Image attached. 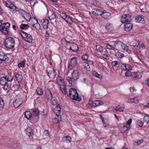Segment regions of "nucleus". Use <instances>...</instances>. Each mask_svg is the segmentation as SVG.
I'll return each instance as SVG.
<instances>
[{"label":"nucleus","mask_w":149,"mask_h":149,"mask_svg":"<svg viewBox=\"0 0 149 149\" xmlns=\"http://www.w3.org/2000/svg\"><path fill=\"white\" fill-rule=\"evenodd\" d=\"M122 72H124L125 75L127 77L130 75L131 71L132 69L131 65L127 63L122 64L121 65Z\"/></svg>","instance_id":"f257e3e1"},{"label":"nucleus","mask_w":149,"mask_h":149,"mask_svg":"<svg viewBox=\"0 0 149 149\" xmlns=\"http://www.w3.org/2000/svg\"><path fill=\"white\" fill-rule=\"evenodd\" d=\"M70 97L72 99L80 101L81 98L78 95L77 91L73 88H70L69 91Z\"/></svg>","instance_id":"f03ea898"},{"label":"nucleus","mask_w":149,"mask_h":149,"mask_svg":"<svg viewBox=\"0 0 149 149\" xmlns=\"http://www.w3.org/2000/svg\"><path fill=\"white\" fill-rule=\"evenodd\" d=\"M5 45L8 49H11L15 45V41L12 37H10L7 38L5 40Z\"/></svg>","instance_id":"7ed1b4c3"},{"label":"nucleus","mask_w":149,"mask_h":149,"mask_svg":"<svg viewBox=\"0 0 149 149\" xmlns=\"http://www.w3.org/2000/svg\"><path fill=\"white\" fill-rule=\"evenodd\" d=\"M6 6L10 8L13 13H15L16 11H19L20 13H21L24 12V10L16 7L10 1H7L6 2Z\"/></svg>","instance_id":"20e7f679"},{"label":"nucleus","mask_w":149,"mask_h":149,"mask_svg":"<svg viewBox=\"0 0 149 149\" xmlns=\"http://www.w3.org/2000/svg\"><path fill=\"white\" fill-rule=\"evenodd\" d=\"M6 6L10 8L13 13H15L16 11H19L20 13H21L24 12V10L16 7L10 1H7L6 2Z\"/></svg>","instance_id":"39448f33"},{"label":"nucleus","mask_w":149,"mask_h":149,"mask_svg":"<svg viewBox=\"0 0 149 149\" xmlns=\"http://www.w3.org/2000/svg\"><path fill=\"white\" fill-rule=\"evenodd\" d=\"M6 6L10 8L13 13H15L16 11H19L20 13H21L24 12V10L16 7L10 1H7L6 2Z\"/></svg>","instance_id":"423d86ee"},{"label":"nucleus","mask_w":149,"mask_h":149,"mask_svg":"<svg viewBox=\"0 0 149 149\" xmlns=\"http://www.w3.org/2000/svg\"><path fill=\"white\" fill-rule=\"evenodd\" d=\"M23 100L21 95H18L15 97L13 102L14 107L16 108L18 107L22 103Z\"/></svg>","instance_id":"0eeeda50"},{"label":"nucleus","mask_w":149,"mask_h":149,"mask_svg":"<svg viewBox=\"0 0 149 149\" xmlns=\"http://www.w3.org/2000/svg\"><path fill=\"white\" fill-rule=\"evenodd\" d=\"M20 33L23 38L25 41L30 43L33 41L32 36L30 34H28L23 31H21Z\"/></svg>","instance_id":"6e6552de"},{"label":"nucleus","mask_w":149,"mask_h":149,"mask_svg":"<svg viewBox=\"0 0 149 149\" xmlns=\"http://www.w3.org/2000/svg\"><path fill=\"white\" fill-rule=\"evenodd\" d=\"M103 104V102L100 100H95L92 103L91 101H89L88 104H87V106L89 107H95L97 106L101 105Z\"/></svg>","instance_id":"1a4fd4ad"},{"label":"nucleus","mask_w":149,"mask_h":149,"mask_svg":"<svg viewBox=\"0 0 149 149\" xmlns=\"http://www.w3.org/2000/svg\"><path fill=\"white\" fill-rule=\"evenodd\" d=\"M77 58L75 57H72L71 59L70 62L68 63V67L71 69L75 67L77 63Z\"/></svg>","instance_id":"9d476101"},{"label":"nucleus","mask_w":149,"mask_h":149,"mask_svg":"<svg viewBox=\"0 0 149 149\" xmlns=\"http://www.w3.org/2000/svg\"><path fill=\"white\" fill-rule=\"evenodd\" d=\"M131 20V16L129 14L124 15L122 16L121 21L122 23L129 22Z\"/></svg>","instance_id":"9b49d317"},{"label":"nucleus","mask_w":149,"mask_h":149,"mask_svg":"<svg viewBox=\"0 0 149 149\" xmlns=\"http://www.w3.org/2000/svg\"><path fill=\"white\" fill-rule=\"evenodd\" d=\"M56 81L60 88H64L65 84L63 78L60 76H58L56 78Z\"/></svg>","instance_id":"f8f14e48"},{"label":"nucleus","mask_w":149,"mask_h":149,"mask_svg":"<svg viewBox=\"0 0 149 149\" xmlns=\"http://www.w3.org/2000/svg\"><path fill=\"white\" fill-rule=\"evenodd\" d=\"M133 78H135L136 79H138L141 78L142 76L141 73L139 72H131L130 75Z\"/></svg>","instance_id":"ddd939ff"},{"label":"nucleus","mask_w":149,"mask_h":149,"mask_svg":"<svg viewBox=\"0 0 149 149\" xmlns=\"http://www.w3.org/2000/svg\"><path fill=\"white\" fill-rule=\"evenodd\" d=\"M48 75L49 77H54L55 76L54 74L55 71L52 68L49 67L47 70Z\"/></svg>","instance_id":"4468645a"},{"label":"nucleus","mask_w":149,"mask_h":149,"mask_svg":"<svg viewBox=\"0 0 149 149\" xmlns=\"http://www.w3.org/2000/svg\"><path fill=\"white\" fill-rule=\"evenodd\" d=\"M70 46V49L74 52H77L78 51L79 48L78 45L76 44L73 43H71L69 44Z\"/></svg>","instance_id":"2eb2a0df"},{"label":"nucleus","mask_w":149,"mask_h":149,"mask_svg":"<svg viewBox=\"0 0 149 149\" xmlns=\"http://www.w3.org/2000/svg\"><path fill=\"white\" fill-rule=\"evenodd\" d=\"M45 96L47 100H51L52 98V95L49 90L47 89L46 90Z\"/></svg>","instance_id":"dca6fc26"},{"label":"nucleus","mask_w":149,"mask_h":149,"mask_svg":"<svg viewBox=\"0 0 149 149\" xmlns=\"http://www.w3.org/2000/svg\"><path fill=\"white\" fill-rule=\"evenodd\" d=\"M71 77L74 81H77L79 77L78 71L77 70H73L71 74Z\"/></svg>","instance_id":"f3484780"},{"label":"nucleus","mask_w":149,"mask_h":149,"mask_svg":"<svg viewBox=\"0 0 149 149\" xmlns=\"http://www.w3.org/2000/svg\"><path fill=\"white\" fill-rule=\"evenodd\" d=\"M136 20L138 23H141L143 24L145 23L144 16L142 15H139L137 16L136 18Z\"/></svg>","instance_id":"a211bd4d"},{"label":"nucleus","mask_w":149,"mask_h":149,"mask_svg":"<svg viewBox=\"0 0 149 149\" xmlns=\"http://www.w3.org/2000/svg\"><path fill=\"white\" fill-rule=\"evenodd\" d=\"M26 134L28 135L30 139H32L33 133L32 129L30 127H28L26 129Z\"/></svg>","instance_id":"6ab92c4d"},{"label":"nucleus","mask_w":149,"mask_h":149,"mask_svg":"<svg viewBox=\"0 0 149 149\" xmlns=\"http://www.w3.org/2000/svg\"><path fill=\"white\" fill-rule=\"evenodd\" d=\"M8 57L3 52H0V63H2L3 61H6Z\"/></svg>","instance_id":"aec40b11"},{"label":"nucleus","mask_w":149,"mask_h":149,"mask_svg":"<svg viewBox=\"0 0 149 149\" xmlns=\"http://www.w3.org/2000/svg\"><path fill=\"white\" fill-rule=\"evenodd\" d=\"M92 13L96 16L101 15L102 14V11L100 9L97 8L93 9L92 11Z\"/></svg>","instance_id":"412c9836"},{"label":"nucleus","mask_w":149,"mask_h":149,"mask_svg":"<svg viewBox=\"0 0 149 149\" xmlns=\"http://www.w3.org/2000/svg\"><path fill=\"white\" fill-rule=\"evenodd\" d=\"M123 44L120 41L117 40L114 42L113 45L115 47L118 49H121Z\"/></svg>","instance_id":"4be33fe9"},{"label":"nucleus","mask_w":149,"mask_h":149,"mask_svg":"<svg viewBox=\"0 0 149 149\" xmlns=\"http://www.w3.org/2000/svg\"><path fill=\"white\" fill-rule=\"evenodd\" d=\"M133 25L131 23H128L125 24V29L127 31H129L133 28Z\"/></svg>","instance_id":"5701e85b"},{"label":"nucleus","mask_w":149,"mask_h":149,"mask_svg":"<svg viewBox=\"0 0 149 149\" xmlns=\"http://www.w3.org/2000/svg\"><path fill=\"white\" fill-rule=\"evenodd\" d=\"M102 17L105 19H108L110 16V14L105 10L102 12L101 15Z\"/></svg>","instance_id":"b1692460"},{"label":"nucleus","mask_w":149,"mask_h":149,"mask_svg":"<svg viewBox=\"0 0 149 149\" xmlns=\"http://www.w3.org/2000/svg\"><path fill=\"white\" fill-rule=\"evenodd\" d=\"M49 21L47 19H45L42 24L43 28L45 30H47L48 29L49 26Z\"/></svg>","instance_id":"393cba45"},{"label":"nucleus","mask_w":149,"mask_h":149,"mask_svg":"<svg viewBox=\"0 0 149 149\" xmlns=\"http://www.w3.org/2000/svg\"><path fill=\"white\" fill-rule=\"evenodd\" d=\"M130 129V128L125 125L121 129L120 131L121 133L125 134L127 133Z\"/></svg>","instance_id":"a878e982"},{"label":"nucleus","mask_w":149,"mask_h":149,"mask_svg":"<svg viewBox=\"0 0 149 149\" xmlns=\"http://www.w3.org/2000/svg\"><path fill=\"white\" fill-rule=\"evenodd\" d=\"M139 100L137 97H135L134 98H130L128 99V102L130 103H134L137 104L138 103Z\"/></svg>","instance_id":"bb28decb"},{"label":"nucleus","mask_w":149,"mask_h":149,"mask_svg":"<svg viewBox=\"0 0 149 149\" xmlns=\"http://www.w3.org/2000/svg\"><path fill=\"white\" fill-rule=\"evenodd\" d=\"M121 49H122L124 51L126 52L129 54H131L132 53L131 50L129 49L128 46L124 44L123 45Z\"/></svg>","instance_id":"cd10ccee"},{"label":"nucleus","mask_w":149,"mask_h":149,"mask_svg":"<svg viewBox=\"0 0 149 149\" xmlns=\"http://www.w3.org/2000/svg\"><path fill=\"white\" fill-rule=\"evenodd\" d=\"M8 81H12L13 79V76L11 73H8L4 77Z\"/></svg>","instance_id":"c85d7f7f"},{"label":"nucleus","mask_w":149,"mask_h":149,"mask_svg":"<svg viewBox=\"0 0 149 149\" xmlns=\"http://www.w3.org/2000/svg\"><path fill=\"white\" fill-rule=\"evenodd\" d=\"M9 29L3 27L2 26L0 27V30L4 34L7 35L8 34Z\"/></svg>","instance_id":"c756f323"},{"label":"nucleus","mask_w":149,"mask_h":149,"mask_svg":"<svg viewBox=\"0 0 149 149\" xmlns=\"http://www.w3.org/2000/svg\"><path fill=\"white\" fill-rule=\"evenodd\" d=\"M8 81L4 77H1L0 80V84L1 85H6V84Z\"/></svg>","instance_id":"7c9ffc66"},{"label":"nucleus","mask_w":149,"mask_h":149,"mask_svg":"<svg viewBox=\"0 0 149 149\" xmlns=\"http://www.w3.org/2000/svg\"><path fill=\"white\" fill-rule=\"evenodd\" d=\"M25 117L28 119H30L32 116V114L29 111H26L25 112Z\"/></svg>","instance_id":"2f4dec72"},{"label":"nucleus","mask_w":149,"mask_h":149,"mask_svg":"<svg viewBox=\"0 0 149 149\" xmlns=\"http://www.w3.org/2000/svg\"><path fill=\"white\" fill-rule=\"evenodd\" d=\"M66 79L69 82V86H71L72 85V84L73 82L74 79L71 77H66Z\"/></svg>","instance_id":"473e14b6"},{"label":"nucleus","mask_w":149,"mask_h":149,"mask_svg":"<svg viewBox=\"0 0 149 149\" xmlns=\"http://www.w3.org/2000/svg\"><path fill=\"white\" fill-rule=\"evenodd\" d=\"M96 48L98 52H104V47H102L99 45H97L96 46Z\"/></svg>","instance_id":"72a5a7b5"},{"label":"nucleus","mask_w":149,"mask_h":149,"mask_svg":"<svg viewBox=\"0 0 149 149\" xmlns=\"http://www.w3.org/2000/svg\"><path fill=\"white\" fill-rule=\"evenodd\" d=\"M92 75L95 77H96L99 79H101L102 77V75L98 74L97 72L94 71L92 72Z\"/></svg>","instance_id":"f704fd0d"},{"label":"nucleus","mask_w":149,"mask_h":149,"mask_svg":"<svg viewBox=\"0 0 149 149\" xmlns=\"http://www.w3.org/2000/svg\"><path fill=\"white\" fill-rule=\"evenodd\" d=\"M25 65V61H22L19 63L18 64V67L21 69V68H23L24 67Z\"/></svg>","instance_id":"c9c22d12"},{"label":"nucleus","mask_w":149,"mask_h":149,"mask_svg":"<svg viewBox=\"0 0 149 149\" xmlns=\"http://www.w3.org/2000/svg\"><path fill=\"white\" fill-rule=\"evenodd\" d=\"M125 107L124 106L118 105L117 107V109L120 112H123L125 109Z\"/></svg>","instance_id":"e433bc0d"},{"label":"nucleus","mask_w":149,"mask_h":149,"mask_svg":"<svg viewBox=\"0 0 149 149\" xmlns=\"http://www.w3.org/2000/svg\"><path fill=\"white\" fill-rule=\"evenodd\" d=\"M64 18V19L68 22L71 24L73 23V21L71 18L68 16H66Z\"/></svg>","instance_id":"4c0bfd02"},{"label":"nucleus","mask_w":149,"mask_h":149,"mask_svg":"<svg viewBox=\"0 0 149 149\" xmlns=\"http://www.w3.org/2000/svg\"><path fill=\"white\" fill-rule=\"evenodd\" d=\"M16 79L19 81H21L22 80V75L17 74L15 75Z\"/></svg>","instance_id":"58836bf2"},{"label":"nucleus","mask_w":149,"mask_h":149,"mask_svg":"<svg viewBox=\"0 0 149 149\" xmlns=\"http://www.w3.org/2000/svg\"><path fill=\"white\" fill-rule=\"evenodd\" d=\"M83 65L84 68L87 71H90L91 70V68L88 63H85Z\"/></svg>","instance_id":"ea45409f"},{"label":"nucleus","mask_w":149,"mask_h":149,"mask_svg":"<svg viewBox=\"0 0 149 149\" xmlns=\"http://www.w3.org/2000/svg\"><path fill=\"white\" fill-rule=\"evenodd\" d=\"M29 25L27 24H22L20 27L22 29H27L29 28Z\"/></svg>","instance_id":"a19ab883"},{"label":"nucleus","mask_w":149,"mask_h":149,"mask_svg":"<svg viewBox=\"0 0 149 149\" xmlns=\"http://www.w3.org/2000/svg\"><path fill=\"white\" fill-rule=\"evenodd\" d=\"M38 95H41L43 94V91L42 89L40 88H38L36 91Z\"/></svg>","instance_id":"79ce46f5"},{"label":"nucleus","mask_w":149,"mask_h":149,"mask_svg":"<svg viewBox=\"0 0 149 149\" xmlns=\"http://www.w3.org/2000/svg\"><path fill=\"white\" fill-rule=\"evenodd\" d=\"M88 57V56L86 55H84L82 56V59L83 61H84V63L87 62L88 61L87 59Z\"/></svg>","instance_id":"37998d69"},{"label":"nucleus","mask_w":149,"mask_h":149,"mask_svg":"<svg viewBox=\"0 0 149 149\" xmlns=\"http://www.w3.org/2000/svg\"><path fill=\"white\" fill-rule=\"evenodd\" d=\"M4 103L3 100L0 98V110H1L4 107Z\"/></svg>","instance_id":"c03bdc74"},{"label":"nucleus","mask_w":149,"mask_h":149,"mask_svg":"<svg viewBox=\"0 0 149 149\" xmlns=\"http://www.w3.org/2000/svg\"><path fill=\"white\" fill-rule=\"evenodd\" d=\"M113 28L112 25L110 23H107L106 26V28L108 30H111Z\"/></svg>","instance_id":"a18cd8bd"},{"label":"nucleus","mask_w":149,"mask_h":149,"mask_svg":"<svg viewBox=\"0 0 149 149\" xmlns=\"http://www.w3.org/2000/svg\"><path fill=\"white\" fill-rule=\"evenodd\" d=\"M33 114L36 116L39 115V111L38 109V108H35L33 109Z\"/></svg>","instance_id":"49530a36"},{"label":"nucleus","mask_w":149,"mask_h":149,"mask_svg":"<svg viewBox=\"0 0 149 149\" xmlns=\"http://www.w3.org/2000/svg\"><path fill=\"white\" fill-rule=\"evenodd\" d=\"M115 55L116 56L119 58H122L124 56L123 54L119 52L116 53Z\"/></svg>","instance_id":"de8ad7c7"},{"label":"nucleus","mask_w":149,"mask_h":149,"mask_svg":"<svg viewBox=\"0 0 149 149\" xmlns=\"http://www.w3.org/2000/svg\"><path fill=\"white\" fill-rule=\"evenodd\" d=\"M136 123L140 127H141L143 126V123L140 120H136Z\"/></svg>","instance_id":"09e8293b"},{"label":"nucleus","mask_w":149,"mask_h":149,"mask_svg":"<svg viewBox=\"0 0 149 149\" xmlns=\"http://www.w3.org/2000/svg\"><path fill=\"white\" fill-rule=\"evenodd\" d=\"M143 140H135L134 142V146H137L141 144L143 142Z\"/></svg>","instance_id":"8fccbe9b"},{"label":"nucleus","mask_w":149,"mask_h":149,"mask_svg":"<svg viewBox=\"0 0 149 149\" xmlns=\"http://www.w3.org/2000/svg\"><path fill=\"white\" fill-rule=\"evenodd\" d=\"M106 47L107 49H110V50H113L114 49L115 47L112 46L111 45L109 44H108L106 43Z\"/></svg>","instance_id":"3c124183"},{"label":"nucleus","mask_w":149,"mask_h":149,"mask_svg":"<svg viewBox=\"0 0 149 149\" xmlns=\"http://www.w3.org/2000/svg\"><path fill=\"white\" fill-rule=\"evenodd\" d=\"M144 123L145 122L146 123V124H149V116H146L144 117Z\"/></svg>","instance_id":"603ef678"},{"label":"nucleus","mask_w":149,"mask_h":149,"mask_svg":"<svg viewBox=\"0 0 149 149\" xmlns=\"http://www.w3.org/2000/svg\"><path fill=\"white\" fill-rule=\"evenodd\" d=\"M10 24L8 22H7L5 23H3V25L2 26L4 28H6V29H9L10 26Z\"/></svg>","instance_id":"864d4df0"},{"label":"nucleus","mask_w":149,"mask_h":149,"mask_svg":"<svg viewBox=\"0 0 149 149\" xmlns=\"http://www.w3.org/2000/svg\"><path fill=\"white\" fill-rule=\"evenodd\" d=\"M3 89L7 93H8L10 90V87L8 86L7 85H4Z\"/></svg>","instance_id":"5fc2aeb1"},{"label":"nucleus","mask_w":149,"mask_h":149,"mask_svg":"<svg viewBox=\"0 0 149 149\" xmlns=\"http://www.w3.org/2000/svg\"><path fill=\"white\" fill-rule=\"evenodd\" d=\"M132 119H130L127 120V123L125 125H126V126H127V127H129L130 128V125L131 124V123H132Z\"/></svg>","instance_id":"6e6d98bb"},{"label":"nucleus","mask_w":149,"mask_h":149,"mask_svg":"<svg viewBox=\"0 0 149 149\" xmlns=\"http://www.w3.org/2000/svg\"><path fill=\"white\" fill-rule=\"evenodd\" d=\"M54 112L57 116H59L61 114V109L58 110H54Z\"/></svg>","instance_id":"4d7b16f0"},{"label":"nucleus","mask_w":149,"mask_h":149,"mask_svg":"<svg viewBox=\"0 0 149 149\" xmlns=\"http://www.w3.org/2000/svg\"><path fill=\"white\" fill-rule=\"evenodd\" d=\"M60 89H61L62 93L63 94H67V92L66 91V90L65 88V85L64 87V88H60Z\"/></svg>","instance_id":"13d9d810"},{"label":"nucleus","mask_w":149,"mask_h":149,"mask_svg":"<svg viewBox=\"0 0 149 149\" xmlns=\"http://www.w3.org/2000/svg\"><path fill=\"white\" fill-rule=\"evenodd\" d=\"M36 22L37 23L34 24L33 25V27L36 28V29H37L38 27L40 26V24H39L38 23V21L37 20H36Z\"/></svg>","instance_id":"bf43d9fd"},{"label":"nucleus","mask_w":149,"mask_h":149,"mask_svg":"<svg viewBox=\"0 0 149 149\" xmlns=\"http://www.w3.org/2000/svg\"><path fill=\"white\" fill-rule=\"evenodd\" d=\"M44 135H45V136H48L49 135L50 132L47 130H45L44 132Z\"/></svg>","instance_id":"052dcab7"},{"label":"nucleus","mask_w":149,"mask_h":149,"mask_svg":"<svg viewBox=\"0 0 149 149\" xmlns=\"http://www.w3.org/2000/svg\"><path fill=\"white\" fill-rule=\"evenodd\" d=\"M62 138L63 139H66V140H70L71 139V137L70 136L68 135L64 136Z\"/></svg>","instance_id":"680f3d73"},{"label":"nucleus","mask_w":149,"mask_h":149,"mask_svg":"<svg viewBox=\"0 0 149 149\" xmlns=\"http://www.w3.org/2000/svg\"><path fill=\"white\" fill-rule=\"evenodd\" d=\"M115 67H118V64L117 61H114L112 62L111 63Z\"/></svg>","instance_id":"e2e57ef3"},{"label":"nucleus","mask_w":149,"mask_h":149,"mask_svg":"<svg viewBox=\"0 0 149 149\" xmlns=\"http://www.w3.org/2000/svg\"><path fill=\"white\" fill-rule=\"evenodd\" d=\"M56 18V16L55 14H53L51 16L49 17V19H54Z\"/></svg>","instance_id":"0e129e2a"},{"label":"nucleus","mask_w":149,"mask_h":149,"mask_svg":"<svg viewBox=\"0 0 149 149\" xmlns=\"http://www.w3.org/2000/svg\"><path fill=\"white\" fill-rule=\"evenodd\" d=\"M102 57L104 59H108L109 58V56L107 54H103L102 55Z\"/></svg>","instance_id":"69168bd1"},{"label":"nucleus","mask_w":149,"mask_h":149,"mask_svg":"<svg viewBox=\"0 0 149 149\" xmlns=\"http://www.w3.org/2000/svg\"><path fill=\"white\" fill-rule=\"evenodd\" d=\"M61 109L60 106L59 104H57L55 107L54 110H58Z\"/></svg>","instance_id":"338daca9"},{"label":"nucleus","mask_w":149,"mask_h":149,"mask_svg":"<svg viewBox=\"0 0 149 149\" xmlns=\"http://www.w3.org/2000/svg\"><path fill=\"white\" fill-rule=\"evenodd\" d=\"M49 33L47 31H46V34H45V38H46V39H47L49 38Z\"/></svg>","instance_id":"774afa93"}]
</instances>
